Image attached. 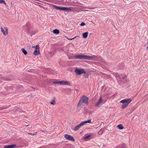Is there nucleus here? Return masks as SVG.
<instances>
[{
    "label": "nucleus",
    "instance_id": "nucleus-29",
    "mask_svg": "<svg viewBox=\"0 0 148 148\" xmlns=\"http://www.w3.org/2000/svg\"><path fill=\"white\" fill-rule=\"evenodd\" d=\"M35 33V32H34V33H33L32 34L34 35V34Z\"/></svg>",
    "mask_w": 148,
    "mask_h": 148
},
{
    "label": "nucleus",
    "instance_id": "nucleus-31",
    "mask_svg": "<svg viewBox=\"0 0 148 148\" xmlns=\"http://www.w3.org/2000/svg\"><path fill=\"white\" fill-rule=\"evenodd\" d=\"M5 80H7V81L8 80V79H5Z\"/></svg>",
    "mask_w": 148,
    "mask_h": 148
},
{
    "label": "nucleus",
    "instance_id": "nucleus-12",
    "mask_svg": "<svg viewBox=\"0 0 148 148\" xmlns=\"http://www.w3.org/2000/svg\"><path fill=\"white\" fill-rule=\"evenodd\" d=\"M121 75H120L118 74H116V77L117 78L118 77L119 78H122L123 79H125L127 78V77L126 76V75H125L124 77H121Z\"/></svg>",
    "mask_w": 148,
    "mask_h": 148
},
{
    "label": "nucleus",
    "instance_id": "nucleus-21",
    "mask_svg": "<svg viewBox=\"0 0 148 148\" xmlns=\"http://www.w3.org/2000/svg\"><path fill=\"white\" fill-rule=\"evenodd\" d=\"M27 33L28 34H29V33H30L32 34V33L31 32L30 30L28 29L27 30Z\"/></svg>",
    "mask_w": 148,
    "mask_h": 148
},
{
    "label": "nucleus",
    "instance_id": "nucleus-23",
    "mask_svg": "<svg viewBox=\"0 0 148 148\" xmlns=\"http://www.w3.org/2000/svg\"><path fill=\"white\" fill-rule=\"evenodd\" d=\"M59 81H55V82H53V83L54 84H59Z\"/></svg>",
    "mask_w": 148,
    "mask_h": 148
},
{
    "label": "nucleus",
    "instance_id": "nucleus-32",
    "mask_svg": "<svg viewBox=\"0 0 148 148\" xmlns=\"http://www.w3.org/2000/svg\"><path fill=\"white\" fill-rule=\"evenodd\" d=\"M1 138H0V140H1Z\"/></svg>",
    "mask_w": 148,
    "mask_h": 148
},
{
    "label": "nucleus",
    "instance_id": "nucleus-15",
    "mask_svg": "<svg viewBox=\"0 0 148 148\" xmlns=\"http://www.w3.org/2000/svg\"><path fill=\"white\" fill-rule=\"evenodd\" d=\"M119 130H122L123 129L124 127L123 125L122 124H119L117 126Z\"/></svg>",
    "mask_w": 148,
    "mask_h": 148
},
{
    "label": "nucleus",
    "instance_id": "nucleus-17",
    "mask_svg": "<svg viewBox=\"0 0 148 148\" xmlns=\"http://www.w3.org/2000/svg\"><path fill=\"white\" fill-rule=\"evenodd\" d=\"M21 51L23 52L25 55H26L27 54V51L25 50L23 48L21 49Z\"/></svg>",
    "mask_w": 148,
    "mask_h": 148
},
{
    "label": "nucleus",
    "instance_id": "nucleus-9",
    "mask_svg": "<svg viewBox=\"0 0 148 148\" xmlns=\"http://www.w3.org/2000/svg\"><path fill=\"white\" fill-rule=\"evenodd\" d=\"M4 29L2 27H1V31L4 35H6L8 34V29L7 27H5Z\"/></svg>",
    "mask_w": 148,
    "mask_h": 148
},
{
    "label": "nucleus",
    "instance_id": "nucleus-10",
    "mask_svg": "<svg viewBox=\"0 0 148 148\" xmlns=\"http://www.w3.org/2000/svg\"><path fill=\"white\" fill-rule=\"evenodd\" d=\"M59 84L61 85H70V84L68 82L65 81H59Z\"/></svg>",
    "mask_w": 148,
    "mask_h": 148
},
{
    "label": "nucleus",
    "instance_id": "nucleus-14",
    "mask_svg": "<svg viewBox=\"0 0 148 148\" xmlns=\"http://www.w3.org/2000/svg\"><path fill=\"white\" fill-rule=\"evenodd\" d=\"M104 128H102L98 132V134L99 135H101L104 131Z\"/></svg>",
    "mask_w": 148,
    "mask_h": 148
},
{
    "label": "nucleus",
    "instance_id": "nucleus-2",
    "mask_svg": "<svg viewBox=\"0 0 148 148\" xmlns=\"http://www.w3.org/2000/svg\"><path fill=\"white\" fill-rule=\"evenodd\" d=\"M88 97L85 95H83L77 104L78 107H80L83 103L88 105Z\"/></svg>",
    "mask_w": 148,
    "mask_h": 148
},
{
    "label": "nucleus",
    "instance_id": "nucleus-26",
    "mask_svg": "<svg viewBox=\"0 0 148 148\" xmlns=\"http://www.w3.org/2000/svg\"><path fill=\"white\" fill-rule=\"evenodd\" d=\"M76 37H74V38H71V39H69V38H68V39L69 40H72L74 39H75V38Z\"/></svg>",
    "mask_w": 148,
    "mask_h": 148
},
{
    "label": "nucleus",
    "instance_id": "nucleus-19",
    "mask_svg": "<svg viewBox=\"0 0 148 148\" xmlns=\"http://www.w3.org/2000/svg\"><path fill=\"white\" fill-rule=\"evenodd\" d=\"M91 136V135H87V136H85L84 138V139H88V138H89Z\"/></svg>",
    "mask_w": 148,
    "mask_h": 148
},
{
    "label": "nucleus",
    "instance_id": "nucleus-18",
    "mask_svg": "<svg viewBox=\"0 0 148 148\" xmlns=\"http://www.w3.org/2000/svg\"><path fill=\"white\" fill-rule=\"evenodd\" d=\"M54 100L50 102V103L53 105H54L56 104V102L55 101V97H54L53 98Z\"/></svg>",
    "mask_w": 148,
    "mask_h": 148
},
{
    "label": "nucleus",
    "instance_id": "nucleus-27",
    "mask_svg": "<svg viewBox=\"0 0 148 148\" xmlns=\"http://www.w3.org/2000/svg\"><path fill=\"white\" fill-rule=\"evenodd\" d=\"M29 134H31V135H32L33 136H34V135H35L36 134H32V133H30Z\"/></svg>",
    "mask_w": 148,
    "mask_h": 148
},
{
    "label": "nucleus",
    "instance_id": "nucleus-20",
    "mask_svg": "<svg viewBox=\"0 0 148 148\" xmlns=\"http://www.w3.org/2000/svg\"><path fill=\"white\" fill-rule=\"evenodd\" d=\"M0 3H4L6 4V3L4 0H0Z\"/></svg>",
    "mask_w": 148,
    "mask_h": 148
},
{
    "label": "nucleus",
    "instance_id": "nucleus-28",
    "mask_svg": "<svg viewBox=\"0 0 148 148\" xmlns=\"http://www.w3.org/2000/svg\"><path fill=\"white\" fill-rule=\"evenodd\" d=\"M35 46H32V48H35Z\"/></svg>",
    "mask_w": 148,
    "mask_h": 148
},
{
    "label": "nucleus",
    "instance_id": "nucleus-8",
    "mask_svg": "<svg viewBox=\"0 0 148 148\" xmlns=\"http://www.w3.org/2000/svg\"><path fill=\"white\" fill-rule=\"evenodd\" d=\"M64 137L67 140L72 141H74L75 140V139L74 138L69 135L67 134H65L64 135Z\"/></svg>",
    "mask_w": 148,
    "mask_h": 148
},
{
    "label": "nucleus",
    "instance_id": "nucleus-25",
    "mask_svg": "<svg viewBox=\"0 0 148 148\" xmlns=\"http://www.w3.org/2000/svg\"><path fill=\"white\" fill-rule=\"evenodd\" d=\"M116 148H126L125 147H122L121 146H119V147H116Z\"/></svg>",
    "mask_w": 148,
    "mask_h": 148
},
{
    "label": "nucleus",
    "instance_id": "nucleus-11",
    "mask_svg": "<svg viewBox=\"0 0 148 148\" xmlns=\"http://www.w3.org/2000/svg\"><path fill=\"white\" fill-rule=\"evenodd\" d=\"M103 100L101 97H100L98 101V102L95 104V106L96 107H98L101 103Z\"/></svg>",
    "mask_w": 148,
    "mask_h": 148
},
{
    "label": "nucleus",
    "instance_id": "nucleus-24",
    "mask_svg": "<svg viewBox=\"0 0 148 148\" xmlns=\"http://www.w3.org/2000/svg\"><path fill=\"white\" fill-rule=\"evenodd\" d=\"M80 25L82 26H84L85 25V23L84 22H82Z\"/></svg>",
    "mask_w": 148,
    "mask_h": 148
},
{
    "label": "nucleus",
    "instance_id": "nucleus-16",
    "mask_svg": "<svg viewBox=\"0 0 148 148\" xmlns=\"http://www.w3.org/2000/svg\"><path fill=\"white\" fill-rule=\"evenodd\" d=\"M53 32L54 34H58L59 33V31L58 29H55L53 30Z\"/></svg>",
    "mask_w": 148,
    "mask_h": 148
},
{
    "label": "nucleus",
    "instance_id": "nucleus-13",
    "mask_svg": "<svg viewBox=\"0 0 148 148\" xmlns=\"http://www.w3.org/2000/svg\"><path fill=\"white\" fill-rule=\"evenodd\" d=\"M88 32H86L83 33V37L84 38H86L88 36Z\"/></svg>",
    "mask_w": 148,
    "mask_h": 148
},
{
    "label": "nucleus",
    "instance_id": "nucleus-5",
    "mask_svg": "<svg viewBox=\"0 0 148 148\" xmlns=\"http://www.w3.org/2000/svg\"><path fill=\"white\" fill-rule=\"evenodd\" d=\"M54 8L57 10H64V11H67L70 10H71L70 8H67L65 7H60L59 6H57L56 5L54 6Z\"/></svg>",
    "mask_w": 148,
    "mask_h": 148
},
{
    "label": "nucleus",
    "instance_id": "nucleus-1",
    "mask_svg": "<svg viewBox=\"0 0 148 148\" xmlns=\"http://www.w3.org/2000/svg\"><path fill=\"white\" fill-rule=\"evenodd\" d=\"M75 58L81 60H92L97 61V56L95 55L92 56H89L77 55L74 56Z\"/></svg>",
    "mask_w": 148,
    "mask_h": 148
},
{
    "label": "nucleus",
    "instance_id": "nucleus-4",
    "mask_svg": "<svg viewBox=\"0 0 148 148\" xmlns=\"http://www.w3.org/2000/svg\"><path fill=\"white\" fill-rule=\"evenodd\" d=\"M91 123V120H89L87 121H83L80 123L75 126L73 130L74 131H77L81 127L83 126L85 124L87 123Z\"/></svg>",
    "mask_w": 148,
    "mask_h": 148
},
{
    "label": "nucleus",
    "instance_id": "nucleus-22",
    "mask_svg": "<svg viewBox=\"0 0 148 148\" xmlns=\"http://www.w3.org/2000/svg\"><path fill=\"white\" fill-rule=\"evenodd\" d=\"M84 76L85 78H87L88 77L89 75L87 74L84 75Z\"/></svg>",
    "mask_w": 148,
    "mask_h": 148
},
{
    "label": "nucleus",
    "instance_id": "nucleus-30",
    "mask_svg": "<svg viewBox=\"0 0 148 148\" xmlns=\"http://www.w3.org/2000/svg\"><path fill=\"white\" fill-rule=\"evenodd\" d=\"M147 50H148V46L147 47Z\"/></svg>",
    "mask_w": 148,
    "mask_h": 148
},
{
    "label": "nucleus",
    "instance_id": "nucleus-3",
    "mask_svg": "<svg viewBox=\"0 0 148 148\" xmlns=\"http://www.w3.org/2000/svg\"><path fill=\"white\" fill-rule=\"evenodd\" d=\"M132 100L131 98L125 99L122 100L120 102V103H122L121 108L123 109H124L131 102Z\"/></svg>",
    "mask_w": 148,
    "mask_h": 148
},
{
    "label": "nucleus",
    "instance_id": "nucleus-7",
    "mask_svg": "<svg viewBox=\"0 0 148 148\" xmlns=\"http://www.w3.org/2000/svg\"><path fill=\"white\" fill-rule=\"evenodd\" d=\"M39 47L38 45H36L35 47V49L33 53V54L35 56H38L40 54Z\"/></svg>",
    "mask_w": 148,
    "mask_h": 148
},
{
    "label": "nucleus",
    "instance_id": "nucleus-6",
    "mask_svg": "<svg viewBox=\"0 0 148 148\" xmlns=\"http://www.w3.org/2000/svg\"><path fill=\"white\" fill-rule=\"evenodd\" d=\"M75 71L76 75H80L83 73H85V71L83 69H78L76 68L75 70Z\"/></svg>",
    "mask_w": 148,
    "mask_h": 148
}]
</instances>
